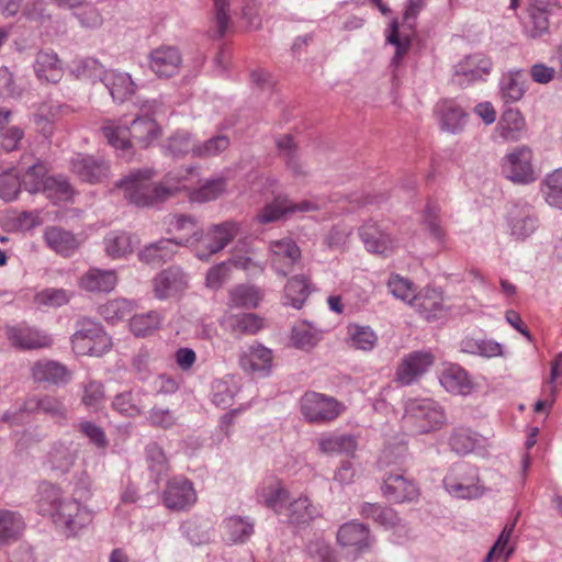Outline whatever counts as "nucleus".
<instances>
[{
  "instance_id": "1",
  "label": "nucleus",
  "mask_w": 562,
  "mask_h": 562,
  "mask_svg": "<svg viewBox=\"0 0 562 562\" xmlns=\"http://www.w3.org/2000/svg\"><path fill=\"white\" fill-rule=\"evenodd\" d=\"M143 114L137 115L128 126L106 121L101 131L108 143L117 150L127 151L133 147L146 149L160 136L161 128L155 115L162 110L157 100L145 101L140 108Z\"/></svg>"
},
{
  "instance_id": "2",
  "label": "nucleus",
  "mask_w": 562,
  "mask_h": 562,
  "mask_svg": "<svg viewBox=\"0 0 562 562\" xmlns=\"http://www.w3.org/2000/svg\"><path fill=\"white\" fill-rule=\"evenodd\" d=\"M154 176L155 170L151 168L136 169L122 178L116 188L123 191L130 203L142 207L165 202L184 188L181 179L172 173L159 183L150 182Z\"/></svg>"
},
{
  "instance_id": "3",
  "label": "nucleus",
  "mask_w": 562,
  "mask_h": 562,
  "mask_svg": "<svg viewBox=\"0 0 562 562\" xmlns=\"http://www.w3.org/2000/svg\"><path fill=\"white\" fill-rule=\"evenodd\" d=\"M239 233V224L235 221H226L212 225L205 234L193 231L192 235L184 239L186 246L196 244L195 256L207 261L212 255L223 250Z\"/></svg>"
},
{
  "instance_id": "4",
  "label": "nucleus",
  "mask_w": 562,
  "mask_h": 562,
  "mask_svg": "<svg viewBox=\"0 0 562 562\" xmlns=\"http://www.w3.org/2000/svg\"><path fill=\"white\" fill-rule=\"evenodd\" d=\"M403 420L416 434H428L439 429L446 422L442 407L430 398L408 400Z\"/></svg>"
},
{
  "instance_id": "5",
  "label": "nucleus",
  "mask_w": 562,
  "mask_h": 562,
  "mask_svg": "<svg viewBox=\"0 0 562 562\" xmlns=\"http://www.w3.org/2000/svg\"><path fill=\"white\" fill-rule=\"evenodd\" d=\"M72 349L78 355L100 357L110 350L111 337L104 331L102 325L83 317L77 322V329L71 336Z\"/></svg>"
},
{
  "instance_id": "6",
  "label": "nucleus",
  "mask_w": 562,
  "mask_h": 562,
  "mask_svg": "<svg viewBox=\"0 0 562 562\" xmlns=\"http://www.w3.org/2000/svg\"><path fill=\"white\" fill-rule=\"evenodd\" d=\"M24 413H44L57 420L66 419V407L59 398L52 395H33L26 398L18 411L4 413L2 420L15 425L22 424Z\"/></svg>"
},
{
  "instance_id": "7",
  "label": "nucleus",
  "mask_w": 562,
  "mask_h": 562,
  "mask_svg": "<svg viewBox=\"0 0 562 562\" xmlns=\"http://www.w3.org/2000/svg\"><path fill=\"white\" fill-rule=\"evenodd\" d=\"M301 413L314 424L334 420L341 413V405L330 396L317 392H306L301 398Z\"/></svg>"
},
{
  "instance_id": "8",
  "label": "nucleus",
  "mask_w": 562,
  "mask_h": 562,
  "mask_svg": "<svg viewBox=\"0 0 562 562\" xmlns=\"http://www.w3.org/2000/svg\"><path fill=\"white\" fill-rule=\"evenodd\" d=\"M503 173L517 184H529L536 180V171L532 166V151L527 146H521L507 154L503 162Z\"/></svg>"
},
{
  "instance_id": "9",
  "label": "nucleus",
  "mask_w": 562,
  "mask_h": 562,
  "mask_svg": "<svg viewBox=\"0 0 562 562\" xmlns=\"http://www.w3.org/2000/svg\"><path fill=\"white\" fill-rule=\"evenodd\" d=\"M492 68L493 63L490 57L483 53H475L465 56L454 66L452 81L460 87H467L476 81L485 80Z\"/></svg>"
},
{
  "instance_id": "10",
  "label": "nucleus",
  "mask_w": 562,
  "mask_h": 562,
  "mask_svg": "<svg viewBox=\"0 0 562 562\" xmlns=\"http://www.w3.org/2000/svg\"><path fill=\"white\" fill-rule=\"evenodd\" d=\"M53 521L67 537H74L92 521V513L76 499L67 498Z\"/></svg>"
},
{
  "instance_id": "11",
  "label": "nucleus",
  "mask_w": 562,
  "mask_h": 562,
  "mask_svg": "<svg viewBox=\"0 0 562 562\" xmlns=\"http://www.w3.org/2000/svg\"><path fill=\"white\" fill-rule=\"evenodd\" d=\"M510 235L517 240L530 237L539 227V218L532 205L527 202H515L507 214Z\"/></svg>"
},
{
  "instance_id": "12",
  "label": "nucleus",
  "mask_w": 562,
  "mask_h": 562,
  "mask_svg": "<svg viewBox=\"0 0 562 562\" xmlns=\"http://www.w3.org/2000/svg\"><path fill=\"white\" fill-rule=\"evenodd\" d=\"M70 169L81 181L88 183L103 182L110 176L109 162L92 155H76L70 161Z\"/></svg>"
},
{
  "instance_id": "13",
  "label": "nucleus",
  "mask_w": 562,
  "mask_h": 562,
  "mask_svg": "<svg viewBox=\"0 0 562 562\" xmlns=\"http://www.w3.org/2000/svg\"><path fill=\"white\" fill-rule=\"evenodd\" d=\"M269 249L273 270L283 277L291 273L301 259V249L291 238L273 240Z\"/></svg>"
},
{
  "instance_id": "14",
  "label": "nucleus",
  "mask_w": 562,
  "mask_h": 562,
  "mask_svg": "<svg viewBox=\"0 0 562 562\" xmlns=\"http://www.w3.org/2000/svg\"><path fill=\"white\" fill-rule=\"evenodd\" d=\"M359 236L368 251L383 256L390 255L396 247V239L373 221L359 228Z\"/></svg>"
},
{
  "instance_id": "15",
  "label": "nucleus",
  "mask_w": 562,
  "mask_h": 562,
  "mask_svg": "<svg viewBox=\"0 0 562 562\" xmlns=\"http://www.w3.org/2000/svg\"><path fill=\"white\" fill-rule=\"evenodd\" d=\"M149 68L159 78H171L179 74L182 56L177 47L160 46L149 54Z\"/></svg>"
},
{
  "instance_id": "16",
  "label": "nucleus",
  "mask_w": 562,
  "mask_h": 562,
  "mask_svg": "<svg viewBox=\"0 0 562 562\" xmlns=\"http://www.w3.org/2000/svg\"><path fill=\"white\" fill-rule=\"evenodd\" d=\"M411 305L427 322H435L449 315V308L443 303L441 292L436 289H425L411 301Z\"/></svg>"
},
{
  "instance_id": "17",
  "label": "nucleus",
  "mask_w": 562,
  "mask_h": 562,
  "mask_svg": "<svg viewBox=\"0 0 562 562\" xmlns=\"http://www.w3.org/2000/svg\"><path fill=\"white\" fill-rule=\"evenodd\" d=\"M318 209V204L312 201L292 203L286 198L279 196L261 210V212L257 215V220L262 224H268L279 221L290 213L311 212Z\"/></svg>"
},
{
  "instance_id": "18",
  "label": "nucleus",
  "mask_w": 562,
  "mask_h": 562,
  "mask_svg": "<svg viewBox=\"0 0 562 562\" xmlns=\"http://www.w3.org/2000/svg\"><path fill=\"white\" fill-rule=\"evenodd\" d=\"M196 501L193 484L183 477L168 481L164 492V503L170 509L182 510L192 506Z\"/></svg>"
},
{
  "instance_id": "19",
  "label": "nucleus",
  "mask_w": 562,
  "mask_h": 562,
  "mask_svg": "<svg viewBox=\"0 0 562 562\" xmlns=\"http://www.w3.org/2000/svg\"><path fill=\"white\" fill-rule=\"evenodd\" d=\"M188 286V276L180 267L161 271L154 280L156 297L165 300L183 292Z\"/></svg>"
},
{
  "instance_id": "20",
  "label": "nucleus",
  "mask_w": 562,
  "mask_h": 562,
  "mask_svg": "<svg viewBox=\"0 0 562 562\" xmlns=\"http://www.w3.org/2000/svg\"><path fill=\"white\" fill-rule=\"evenodd\" d=\"M272 351L262 345L251 346L239 357L241 369L259 378L268 376L272 368Z\"/></svg>"
},
{
  "instance_id": "21",
  "label": "nucleus",
  "mask_w": 562,
  "mask_h": 562,
  "mask_svg": "<svg viewBox=\"0 0 562 562\" xmlns=\"http://www.w3.org/2000/svg\"><path fill=\"white\" fill-rule=\"evenodd\" d=\"M432 363L434 357L430 352L414 351L398 364L396 380L403 385H409L424 374Z\"/></svg>"
},
{
  "instance_id": "22",
  "label": "nucleus",
  "mask_w": 562,
  "mask_h": 562,
  "mask_svg": "<svg viewBox=\"0 0 562 562\" xmlns=\"http://www.w3.org/2000/svg\"><path fill=\"white\" fill-rule=\"evenodd\" d=\"M383 495L391 502H412L418 497V488L402 473H389L382 485Z\"/></svg>"
},
{
  "instance_id": "23",
  "label": "nucleus",
  "mask_w": 562,
  "mask_h": 562,
  "mask_svg": "<svg viewBox=\"0 0 562 562\" xmlns=\"http://www.w3.org/2000/svg\"><path fill=\"white\" fill-rule=\"evenodd\" d=\"M33 68L36 78L42 82L57 83L64 76L63 63L58 55L50 49L37 52Z\"/></svg>"
},
{
  "instance_id": "24",
  "label": "nucleus",
  "mask_w": 562,
  "mask_h": 562,
  "mask_svg": "<svg viewBox=\"0 0 562 562\" xmlns=\"http://www.w3.org/2000/svg\"><path fill=\"white\" fill-rule=\"evenodd\" d=\"M179 246H186L184 239H160L145 246L138 252V258L145 263L160 266L173 257Z\"/></svg>"
},
{
  "instance_id": "25",
  "label": "nucleus",
  "mask_w": 562,
  "mask_h": 562,
  "mask_svg": "<svg viewBox=\"0 0 562 562\" xmlns=\"http://www.w3.org/2000/svg\"><path fill=\"white\" fill-rule=\"evenodd\" d=\"M32 376L35 382L59 386L70 381L71 372L60 362L40 360L32 367Z\"/></svg>"
},
{
  "instance_id": "26",
  "label": "nucleus",
  "mask_w": 562,
  "mask_h": 562,
  "mask_svg": "<svg viewBox=\"0 0 562 562\" xmlns=\"http://www.w3.org/2000/svg\"><path fill=\"white\" fill-rule=\"evenodd\" d=\"M372 541L369 527L355 520L344 524L337 531V542L341 547H353L362 551L369 549Z\"/></svg>"
},
{
  "instance_id": "27",
  "label": "nucleus",
  "mask_w": 562,
  "mask_h": 562,
  "mask_svg": "<svg viewBox=\"0 0 562 562\" xmlns=\"http://www.w3.org/2000/svg\"><path fill=\"white\" fill-rule=\"evenodd\" d=\"M7 335L11 344L21 349L46 348L53 342L50 336L30 327H10Z\"/></svg>"
},
{
  "instance_id": "28",
  "label": "nucleus",
  "mask_w": 562,
  "mask_h": 562,
  "mask_svg": "<svg viewBox=\"0 0 562 562\" xmlns=\"http://www.w3.org/2000/svg\"><path fill=\"white\" fill-rule=\"evenodd\" d=\"M44 239L50 249L64 257L72 255L80 245L75 234L59 226L46 227Z\"/></svg>"
},
{
  "instance_id": "29",
  "label": "nucleus",
  "mask_w": 562,
  "mask_h": 562,
  "mask_svg": "<svg viewBox=\"0 0 562 562\" xmlns=\"http://www.w3.org/2000/svg\"><path fill=\"white\" fill-rule=\"evenodd\" d=\"M496 133L507 142L520 140L527 133L522 114L516 109L506 110L497 123Z\"/></svg>"
},
{
  "instance_id": "30",
  "label": "nucleus",
  "mask_w": 562,
  "mask_h": 562,
  "mask_svg": "<svg viewBox=\"0 0 562 562\" xmlns=\"http://www.w3.org/2000/svg\"><path fill=\"white\" fill-rule=\"evenodd\" d=\"M117 283V277L114 270H102L91 268L85 272L80 280L79 285L87 292H111Z\"/></svg>"
},
{
  "instance_id": "31",
  "label": "nucleus",
  "mask_w": 562,
  "mask_h": 562,
  "mask_svg": "<svg viewBox=\"0 0 562 562\" xmlns=\"http://www.w3.org/2000/svg\"><path fill=\"white\" fill-rule=\"evenodd\" d=\"M222 326L234 335H255L263 327V321L252 313L232 314L222 318Z\"/></svg>"
},
{
  "instance_id": "32",
  "label": "nucleus",
  "mask_w": 562,
  "mask_h": 562,
  "mask_svg": "<svg viewBox=\"0 0 562 562\" xmlns=\"http://www.w3.org/2000/svg\"><path fill=\"white\" fill-rule=\"evenodd\" d=\"M66 499L63 497L58 486L49 482H42L38 485L36 502L40 514L49 516L53 519Z\"/></svg>"
},
{
  "instance_id": "33",
  "label": "nucleus",
  "mask_w": 562,
  "mask_h": 562,
  "mask_svg": "<svg viewBox=\"0 0 562 562\" xmlns=\"http://www.w3.org/2000/svg\"><path fill=\"white\" fill-rule=\"evenodd\" d=\"M77 459V450L71 441L55 442L47 454V464L54 471L68 472Z\"/></svg>"
},
{
  "instance_id": "34",
  "label": "nucleus",
  "mask_w": 562,
  "mask_h": 562,
  "mask_svg": "<svg viewBox=\"0 0 562 562\" xmlns=\"http://www.w3.org/2000/svg\"><path fill=\"white\" fill-rule=\"evenodd\" d=\"M283 514L289 524L301 526L321 516V510L306 496H301L290 501Z\"/></svg>"
},
{
  "instance_id": "35",
  "label": "nucleus",
  "mask_w": 562,
  "mask_h": 562,
  "mask_svg": "<svg viewBox=\"0 0 562 562\" xmlns=\"http://www.w3.org/2000/svg\"><path fill=\"white\" fill-rule=\"evenodd\" d=\"M437 112L440 116L441 128L457 134L465 125V112L452 101H443L437 105Z\"/></svg>"
},
{
  "instance_id": "36",
  "label": "nucleus",
  "mask_w": 562,
  "mask_h": 562,
  "mask_svg": "<svg viewBox=\"0 0 562 562\" xmlns=\"http://www.w3.org/2000/svg\"><path fill=\"white\" fill-rule=\"evenodd\" d=\"M104 86L109 90L113 101L122 103L135 92V83L126 72L110 70L104 77Z\"/></svg>"
},
{
  "instance_id": "37",
  "label": "nucleus",
  "mask_w": 562,
  "mask_h": 562,
  "mask_svg": "<svg viewBox=\"0 0 562 562\" xmlns=\"http://www.w3.org/2000/svg\"><path fill=\"white\" fill-rule=\"evenodd\" d=\"M441 385L450 393L467 395L471 392L472 383L464 369L453 364L443 370Z\"/></svg>"
},
{
  "instance_id": "38",
  "label": "nucleus",
  "mask_w": 562,
  "mask_h": 562,
  "mask_svg": "<svg viewBox=\"0 0 562 562\" xmlns=\"http://www.w3.org/2000/svg\"><path fill=\"white\" fill-rule=\"evenodd\" d=\"M526 92L522 70H514L504 75L499 81L501 98L505 103L519 101Z\"/></svg>"
},
{
  "instance_id": "39",
  "label": "nucleus",
  "mask_w": 562,
  "mask_h": 562,
  "mask_svg": "<svg viewBox=\"0 0 562 562\" xmlns=\"http://www.w3.org/2000/svg\"><path fill=\"white\" fill-rule=\"evenodd\" d=\"M276 146L278 155L285 161L286 168L293 173V176L299 177L305 175L300 161L297 145L294 143L291 135L286 134L278 137Z\"/></svg>"
},
{
  "instance_id": "40",
  "label": "nucleus",
  "mask_w": 562,
  "mask_h": 562,
  "mask_svg": "<svg viewBox=\"0 0 562 562\" xmlns=\"http://www.w3.org/2000/svg\"><path fill=\"white\" fill-rule=\"evenodd\" d=\"M318 449L325 454L340 453L352 456L357 449V441L351 435L330 434L319 438Z\"/></svg>"
},
{
  "instance_id": "41",
  "label": "nucleus",
  "mask_w": 562,
  "mask_h": 562,
  "mask_svg": "<svg viewBox=\"0 0 562 562\" xmlns=\"http://www.w3.org/2000/svg\"><path fill=\"white\" fill-rule=\"evenodd\" d=\"M105 254L113 258L120 259L133 251L132 236L122 231H112L108 233L103 239Z\"/></svg>"
},
{
  "instance_id": "42",
  "label": "nucleus",
  "mask_w": 562,
  "mask_h": 562,
  "mask_svg": "<svg viewBox=\"0 0 562 562\" xmlns=\"http://www.w3.org/2000/svg\"><path fill=\"white\" fill-rule=\"evenodd\" d=\"M310 294V284L305 276L297 274L289 279L284 286V304L301 308Z\"/></svg>"
},
{
  "instance_id": "43",
  "label": "nucleus",
  "mask_w": 562,
  "mask_h": 562,
  "mask_svg": "<svg viewBox=\"0 0 562 562\" xmlns=\"http://www.w3.org/2000/svg\"><path fill=\"white\" fill-rule=\"evenodd\" d=\"M540 190L550 206L562 210V168L548 173L541 181Z\"/></svg>"
},
{
  "instance_id": "44",
  "label": "nucleus",
  "mask_w": 562,
  "mask_h": 562,
  "mask_svg": "<svg viewBox=\"0 0 562 562\" xmlns=\"http://www.w3.org/2000/svg\"><path fill=\"white\" fill-rule=\"evenodd\" d=\"M454 471L446 475L443 479V486L450 495L469 499L482 495L483 490L481 485L474 482L459 480Z\"/></svg>"
},
{
  "instance_id": "45",
  "label": "nucleus",
  "mask_w": 562,
  "mask_h": 562,
  "mask_svg": "<svg viewBox=\"0 0 562 562\" xmlns=\"http://www.w3.org/2000/svg\"><path fill=\"white\" fill-rule=\"evenodd\" d=\"M224 527L234 543H245L255 532V522L249 517L232 516L224 521Z\"/></svg>"
},
{
  "instance_id": "46",
  "label": "nucleus",
  "mask_w": 562,
  "mask_h": 562,
  "mask_svg": "<svg viewBox=\"0 0 562 562\" xmlns=\"http://www.w3.org/2000/svg\"><path fill=\"white\" fill-rule=\"evenodd\" d=\"M112 407L120 414L127 417H136L143 413L144 405L142 403V391H125L112 401Z\"/></svg>"
},
{
  "instance_id": "47",
  "label": "nucleus",
  "mask_w": 562,
  "mask_h": 562,
  "mask_svg": "<svg viewBox=\"0 0 562 562\" xmlns=\"http://www.w3.org/2000/svg\"><path fill=\"white\" fill-rule=\"evenodd\" d=\"M24 528V521L20 514L0 509V544L16 540Z\"/></svg>"
},
{
  "instance_id": "48",
  "label": "nucleus",
  "mask_w": 562,
  "mask_h": 562,
  "mask_svg": "<svg viewBox=\"0 0 562 562\" xmlns=\"http://www.w3.org/2000/svg\"><path fill=\"white\" fill-rule=\"evenodd\" d=\"M260 301V292L254 285L239 284L229 291V305L233 307L256 308Z\"/></svg>"
},
{
  "instance_id": "49",
  "label": "nucleus",
  "mask_w": 562,
  "mask_h": 562,
  "mask_svg": "<svg viewBox=\"0 0 562 562\" xmlns=\"http://www.w3.org/2000/svg\"><path fill=\"white\" fill-rule=\"evenodd\" d=\"M47 169L41 161L33 162L27 166L25 171L20 176L21 188L31 194L40 191L44 192Z\"/></svg>"
},
{
  "instance_id": "50",
  "label": "nucleus",
  "mask_w": 562,
  "mask_h": 562,
  "mask_svg": "<svg viewBox=\"0 0 562 562\" xmlns=\"http://www.w3.org/2000/svg\"><path fill=\"white\" fill-rule=\"evenodd\" d=\"M193 147L191 134L187 131L175 132L162 144L164 153L173 158L184 157L190 151L193 154Z\"/></svg>"
},
{
  "instance_id": "51",
  "label": "nucleus",
  "mask_w": 562,
  "mask_h": 562,
  "mask_svg": "<svg viewBox=\"0 0 562 562\" xmlns=\"http://www.w3.org/2000/svg\"><path fill=\"white\" fill-rule=\"evenodd\" d=\"M322 334L308 322H302L292 328L293 345L303 350H310L321 340Z\"/></svg>"
},
{
  "instance_id": "52",
  "label": "nucleus",
  "mask_w": 562,
  "mask_h": 562,
  "mask_svg": "<svg viewBox=\"0 0 562 562\" xmlns=\"http://www.w3.org/2000/svg\"><path fill=\"white\" fill-rule=\"evenodd\" d=\"M160 323V314L158 312L150 311L148 313L134 315L130 321V328L136 337H146L157 330Z\"/></svg>"
},
{
  "instance_id": "53",
  "label": "nucleus",
  "mask_w": 562,
  "mask_h": 562,
  "mask_svg": "<svg viewBox=\"0 0 562 562\" xmlns=\"http://www.w3.org/2000/svg\"><path fill=\"white\" fill-rule=\"evenodd\" d=\"M347 333L351 341V346L357 349L369 351L376 345L378 336L369 326L350 324L347 327Z\"/></svg>"
},
{
  "instance_id": "54",
  "label": "nucleus",
  "mask_w": 562,
  "mask_h": 562,
  "mask_svg": "<svg viewBox=\"0 0 562 562\" xmlns=\"http://www.w3.org/2000/svg\"><path fill=\"white\" fill-rule=\"evenodd\" d=\"M76 72L77 77L81 80L90 83H104V77H108L110 70H106L97 59L86 58L79 63L76 68Z\"/></svg>"
},
{
  "instance_id": "55",
  "label": "nucleus",
  "mask_w": 562,
  "mask_h": 562,
  "mask_svg": "<svg viewBox=\"0 0 562 562\" xmlns=\"http://www.w3.org/2000/svg\"><path fill=\"white\" fill-rule=\"evenodd\" d=\"M229 138L225 135H215L204 142L194 144L193 156L198 158H210L214 157L229 146Z\"/></svg>"
},
{
  "instance_id": "56",
  "label": "nucleus",
  "mask_w": 562,
  "mask_h": 562,
  "mask_svg": "<svg viewBox=\"0 0 562 562\" xmlns=\"http://www.w3.org/2000/svg\"><path fill=\"white\" fill-rule=\"evenodd\" d=\"M225 187L226 183L223 178L207 180L190 193V200L199 203L215 200L224 192Z\"/></svg>"
},
{
  "instance_id": "57",
  "label": "nucleus",
  "mask_w": 562,
  "mask_h": 562,
  "mask_svg": "<svg viewBox=\"0 0 562 562\" xmlns=\"http://www.w3.org/2000/svg\"><path fill=\"white\" fill-rule=\"evenodd\" d=\"M236 393L237 386L229 380H217L212 384V402L223 409L233 404Z\"/></svg>"
},
{
  "instance_id": "58",
  "label": "nucleus",
  "mask_w": 562,
  "mask_h": 562,
  "mask_svg": "<svg viewBox=\"0 0 562 562\" xmlns=\"http://www.w3.org/2000/svg\"><path fill=\"white\" fill-rule=\"evenodd\" d=\"M146 460L148 468L158 481L162 475L167 474L169 470L168 460L164 450L156 442H150L146 446Z\"/></svg>"
},
{
  "instance_id": "59",
  "label": "nucleus",
  "mask_w": 562,
  "mask_h": 562,
  "mask_svg": "<svg viewBox=\"0 0 562 562\" xmlns=\"http://www.w3.org/2000/svg\"><path fill=\"white\" fill-rule=\"evenodd\" d=\"M133 305L126 299L110 300L99 307L101 316L108 322H117L130 315Z\"/></svg>"
},
{
  "instance_id": "60",
  "label": "nucleus",
  "mask_w": 562,
  "mask_h": 562,
  "mask_svg": "<svg viewBox=\"0 0 562 562\" xmlns=\"http://www.w3.org/2000/svg\"><path fill=\"white\" fill-rule=\"evenodd\" d=\"M262 496L267 507L272 509L277 515H283L290 502V494L284 487L279 483L270 485Z\"/></svg>"
},
{
  "instance_id": "61",
  "label": "nucleus",
  "mask_w": 562,
  "mask_h": 562,
  "mask_svg": "<svg viewBox=\"0 0 562 562\" xmlns=\"http://www.w3.org/2000/svg\"><path fill=\"white\" fill-rule=\"evenodd\" d=\"M477 438L470 429L457 428L449 438L451 450L458 454H467L475 448Z\"/></svg>"
},
{
  "instance_id": "62",
  "label": "nucleus",
  "mask_w": 562,
  "mask_h": 562,
  "mask_svg": "<svg viewBox=\"0 0 562 562\" xmlns=\"http://www.w3.org/2000/svg\"><path fill=\"white\" fill-rule=\"evenodd\" d=\"M21 191L20 175L13 170L0 173V199L5 202L14 201Z\"/></svg>"
},
{
  "instance_id": "63",
  "label": "nucleus",
  "mask_w": 562,
  "mask_h": 562,
  "mask_svg": "<svg viewBox=\"0 0 562 562\" xmlns=\"http://www.w3.org/2000/svg\"><path fill=\"white\" fill-rule=\"evenodd\" d=\"M75 18L81 27L87 30L99 29L103 24V16L92 4H81L74 11Z\"/></svg>"
},
{
  "instance_id": "64",
  "label": "nucleus",
  "mask_w": 562,
  "mask_h": 562,
  "mask_svg": "<svg viewBox=\"0 0 562 562\" xmlns=\"http://www.w3.org/2000/svg\"><path fill=\"white\" fill-rule=\"evenodd\" d=\"M44 193L48 199L67 200L71 195V186L68 180L61 176L47 177Z\"/></svg>"
}]
</instances>
